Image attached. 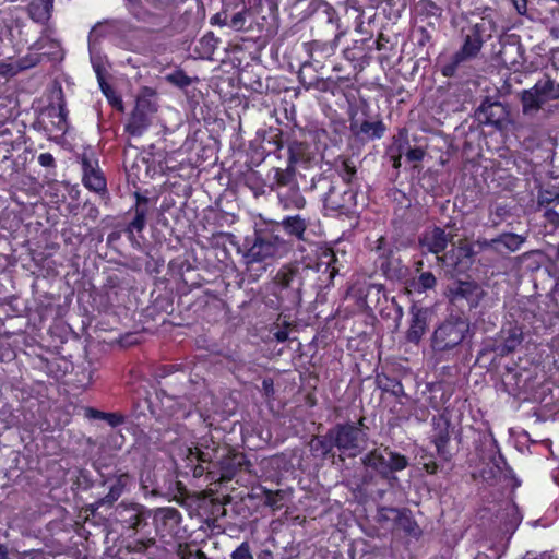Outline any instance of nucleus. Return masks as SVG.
<instances>
[{"mask_svg":"<svg viewBox=\"0 0 559 559\" xmlns=\"http://www.w3.org/2000/svg\"><path fill=\"white\" fill-rule=\"evenodd\" d=\"M273 174L270 190L276 193L278 205L284 211H300L307 205L297 177L296 170L272 167L269 176Z\"/></svg>","mask_w":559,"mask_h":559,"instance_id":"nucleus-7","label":"nucleus"},{"mask_svg":"<svg viewBox=\"0 0 559 559\" xmlns=\"http://www.w3.org/2000/svg\"><path fill=\"white\" fill-rule=\"evenodd\" d=\"M415 37H416V44L419 47H426L427 45L432 44V35L424 26H419L416 28Z\"/></svg>","mask_w":559,"mask_h":559,"instance_id":"nucleus-62","label":"nucleus"},{"mask_svg":"<svg viewBox=\"0 0 559 559\" xmlns=\"http://www.w3.org/2000/svg\"><path fill=\"white\" fill-rule=\"evenodd\" d=\"M334 448H336V444L331 429H329L324 435L313 436L309 442V451L311 455L320 460L328 457L334 459Z\"/></svg>","mask_w":559,"mask_h":559,"instance_id":"nucleus-35","label":"nucleus"},{"mask_svg":"<svg viewBox=\"0 0 559 559\" xmlns=\"http://www.w3.org/2000/svg\"><path fill=\"white\" fill-rule=\"evenodd\" d=\"M307 190L322 201L328 215L348 216L357 206V190L341 177H331L325 173L316 175Z\"/></svg>","mask_w":559,"mask_h":559,"instance_id":"nucleus-5","label":"nucleus"},{"mask_svg":"<svg viewBox=\"0 0 559 559\" xmlns=\"http://www.w3.org/2000/svg\"><path fill=\"white\" fill-rule=\"evenodd\" d=\"M476 117L479 122L490 124L502 130L509 122V111L507 107L500 102H491L485 98L476 110Z\"/></svg>","mask_w":559,"mask_h":559,"instance_id":"nucleus-26","label":"nucleus"},{"mask_svg":"<svg viewBox=\"0 0 559 559\" xmlns=\"http://www.w3.org/2000/svg\"><path fill=\"white\" fill-rule=\"evenodd\" d=\"M372 47V44L362 38L360 41L356 40L353 46L344 49L343 57L350 66V70L344 74L348 75V87L352 85V76H356L371 66Z\"/></svg>","mask_w":559,"mask_h":559,"instance_id":"nucleus-22","label":"nucleus"},{"mask_svg":"<svg viewBox=\"0 0 559 559\" xmlns=\"http://www.w3.org/2000/svg\"><path fill=\"white\" fill-rule=\"evenodd\" d=\"M371 4L365 8V16L360 24H357V32L365 34V40L376 45L378 50L384 47V9L378 10L382 0H370Z\"/></svg>","mask_w":559,"mask_h":559,"instance_id":"nucleus-16","label":"nucleus"},{"mask_svg":"<svg viewBox=\"0 0 559 559\" xmlns=\"http://www.w3.org/2000/svg\"><path fill=\"white\" fill-rule=\"evenodd\" d=\"M284 141L283 131L280 128L270 127L258 132L254 140L250 141L248 156L251 164L260 165L269 155H275L277 159L283 158Z\"/></svg>","mask_w":559,"mask_h":559,"instance_id":"nucleus-12","label":"nucleus"},{"mask_svg":"<svg viewBox=\"0 0 559 559\" xmlns=\"http://www.w3.org/2000/svg\"><path fill=\"white\" fill-rule=\"evenodd\" d=\"M420 464L423 465V468L426 471V473L430 475L437 474L439 469V465L435 461L433 454H423L420 456Z\"/></svg>","mask_w":559,"mask_h":559,"instance_id":"nucleus-63","label":"nucleus"},{"mask_svg":"<svg viewBox=\"0 0 559 559\" xmlns=\"http://www.w3.org/2000/svg\"><path fill=\"white\" fill-rule=\"evenodd\" d=\"M364 421L365 417H360L356 423L336 424L331 428L336 448L341 452L349 456L358 453L366 437L362 430Z\"/></svg>","mask_w":559,"mask_h":559,"instance_id":"nucleus-14","label":"nucleus"},{"mask_svg":"<svg viewBox=\"0 0 559 559\" xmlns=\"http://www.w3.org/2000/svg\"><path fill=\"white\" fill-rule=\"evenodd\" d=\"M350 130L361 140L382 136L384 129L377 98L361 99L360 116L358 112L352 115Z\"/></svg>","mask_w":559,"mask_h":559,"instance_id":"nucleus-8","label":"nucleus"},{"mask_svg":"<svg viewBox=\"0 0 559 559\" xmlns=\"http://www.w3.org/2000/svg\"><path fill=\"white\" fill-rule=\"evenodd\" d=\"M550 205H559V190L554 189H539L537 195V209L542 210L550 207Z\"/></svg>","mask_w":559,"mask_h":559,"instance_id":"nucleus-47","label":"nucleus"},{"mask_svg":"<svg viewBox=\"0 0 559 559\" xmlns=\"http://www.w3.org/2000/svg\"><path fill=\"white\" fill-rule=\"evenodd\" d=\"M486 293L483 287L474 281H454L448 285L445 296L454 306H467L469 310L479 306Z\"/></svg>","mask_w":559,"mask_h":559,"instance_id":"nucleus-17","label":"nucleus"},{"mask_svg":"<svg viewBox=\"0 0 559 559\" xmlns=\"http://www.w3.org/2000/svg\"><path fill=\"white\" fill-rule=\"evenodd\" d=\"M362 461L367 467L373 468L384 477V456L381 453L377 450L372 451L368 453Z\"/></svg>","mask_w":559,"mask_h":559,"instance_id":"nucleus-54","label":"nucleus"},{"mask_svg":"<svg viewBox=\"0 0 559 559\" xmlns=\"http://www.w3.org/2000/svg\"><path fill=\"white\" fill-rule=\"evenodd\" d=\"M474 260L475 252L468 245L454 247L441 258L448 272L455 275L466 273L472 267Z\"/></svg>","mask_w":559,"mask_h":559,"instance_id":"nucleus-25","label":"nucleus"},{"mask_svg":"<svg viewBox=\"0 0 559 559\" xmlns=\"http://www.w3.org/2000/svg\"><path fill=\"white\" fill-rule=\"evenodd\" d=\"M408 462L406 456L396 452L390 453V460L386 462V469L402 471L407 466Z\"/></svg>","mask_w":559,"mask_h":559,"instance_id":"nucleus-59","label":"nucleus"},{"mask_svg":"<svg viewBox=\"0 0 559 559\" xmlns=\"http://www.w3.org/2000/svg\"><path fill=\"white\" fill-rule=\"evenodd\" d=\"M135 203L126 214V224L122 228L123 234L129 239L133 248H141L144 240L143 231L147 225V218L152 211L151 200L140 192L134 193Z\"/></svg>","mask_w":559,"mask_h":559,"instance_id":"nucleus-11","label":"nucleus"},{"mask_svg":"<svg viewBox=\"0 0 559 559\" xmlns=\"http://www.w3.org/2000/svg\"><path fill=\"white\" fill-rule=\"evenodd\" d=\"M453 432L454 427L452 426L450 418L444 413L432 417L429 439L436 447L437 454L444 462H449L452 459V454L448 449V445Z\"/></svg>","mask_w":559,"mask_h":559,"instance_id":"nucleus-20","label":"nucleus"},{"mask_svg":"<svg viewBox=\"0 0 559 559\" xmlns=\"http://www.w3.org/2000/svg\"><path fill=\"white\" fill-rule=\"evenodd\" d=\"M281 316L277 319V322L273 324L270 332L273 334V337L278 343H284L288 340L289 336V328L290 322L283 320L282 325L280 324Z\"/></svg>","mask_w":559,"mask_h":559,"instance_id":"nucleus-56","label":"nucleus"},{"mask_svg":"<svg viewBox=\"0 0 559 559\" xmlns=\"http://www.w3.org/2000/svg\"><path fill=\"white\" fill-rule=\"evenodd\" d=\"M336 261L337 258L333 250H324L319 258V262L317 263L318 271L322 265H325L324 272H329L330 278H333L335 274L338 272V270L334 265Z\"/></svg>","mask_w":559,"mask_h":559,"instance_id":"nucleus-50","label":"nucleus"},{"mask_svg":"<svg viewBox=\"0 0 559 559\" xmlns=\"http://www.w3.org/2000/svg\"><path fill=\"white\" fill-rule=\"evenodd\" d=\"M337 12L345 31L353 27L357 32V24H360L365 16V8L360 5L359 1L345 0L338 3Z\"/></svg>","mask_w":559,"mask_h":559,"instance_id":"nucleus-34","label":"nucleus"},{"mask_svg":"<svg viewBox=\"0 0 559 559\" xmlns=\"http://www.w3.org/2000/svg\"><path fill=\"white\" fill-rule=\"evenodd\" d=\"M221 43L219 38H217L212 32H209L198 41L194 51L201 59L213 60Z\"/></svg>","mask_w":559,"mask_h":559,"instance_id":"nucleus-40","label":"nucleus"},{"mask_svg":"<svg viewBox=\"0 0 559 559\" xmlns=\"http://www.w3.org/2000/svg\"><path fill=\"white\" fill-rule=\"evenodd\" d=\"M273 225L282 234L284 233L293 242L306 241V234L310 225V219L301 214L286 215L281 221H272Z\"/></svg>","mask_w":559,"mask_h":559,"instance_id":"nucleus-27","label":"nucleus"},{"mask_svg":"<svg viewBox=\"0 0 559 559\" xmlns=\"http://www.w3.org/2000/svg\"><path fill=\"white\" fill-rule=\"evenodd\" d=\"M253 16L241 3V9L231 13L229 11V19L227 26L235 31L250 32L252 31Z\"/></svg>","mask_w":559,"mask_h":559,"instance_id":"nucleus-41","label":"nucleus"},{"mask_svg":"<svg viewBox=\"0 0 559 559\" xmlns=\"http://www.w3.org/2000/svg\"><path fill=\"white\" fill-rule=\"evenodd\" d=\"M559 98V84L549 75L545 74L539 79L532 88L524 90L521 94V103L523 112L527 114L538 110L548 100Z\"/></svg>","mask_w":559,"mask_h":559,"instance_id":"nucleus-15","label":"nucleus"},{"mask_svg":"<svg viewBox=\"0 0 559 559\" xmlns=\"http://www.w3.org/2000/svg\"><path fill=\"white\" fill-rule=\"evenodd\" d=\"M382 285H370L367 288L365 295V302L368 308H371V304L374 302V308L378 310L380 317H384V307L380 305V294L383 290Z\"/></svg>","mask_w":559,"mask_h":559,"instance_id":"nucleus-46","label":"nucleus"},{"mask_svg":"<svg viewBox=\"0 0 559 559\" xmlns=\"http://www.w3.org/2000/svg\"><path fill=\"white\" fill-rule=\"evenodd\" d=\"M94 70H95L97 81H98V84H99V87H100L103 94L109 99L110 103H114L111 100V95H114L115 92H114V88L111 87V85L106 82L104 74H103L102 67L100 66L94 67Z\"/></svg>","mask_w":559,"mask_h":559,"instance_id":"nucleus-61","label":"nucleus"},{"mask_svg":"<svg viewBox=\"0 0 559 559\" xmlns=\"http://www.w3.org/2000/svg\"><path fill=\"white\" fill-rule=\"evenodd\" d=\"M523 342V332L520 326L502 329L499 338L493 341L491 349L497 356L504 357L513 353Z\"/></svg>","mask_w":559,"mask_h":559,"instance_id":"nucleus-30","label":"nucleus"},{"mask_svg":"<svg viewBox=\"0 0 559 559\" xmlns=\"http://www.w3.org/2000/svg\"><path fill=\"white\" fill-rule=\"evenodd\" d=\"M356 173H357V170H356V166H355L354 162L350 160L349 158H344L341 162V165H340L338 169L336 170V173L328 174V176L341 177L346 182H348L349 185L353 186V179L355 178Z\"/></svg>","mask_w":559,"mask_h":559,"instance_id":"nucleus-49","label":"nucleus"},{"mask_svg":"<svg viewBox=\"0 0 559 559\" xmlns=\"http://www.w3.org/2000/svg\"><path fill=\"white\" fill-rule=\"evenodd\" d=\"M205 440L195 447L187 448L186 456L177 464L182 476L205 477L209 484L225 483L234 478L240 483L243 476H252V463L245 453L221 449L213 441Z\"/></svg>","mask_w":559,"mask_h":559,"instance_id":"nucleus-1","label":"nucleus"},{"mask_svg":"<svg viewBox=\"0 0 559 559\" xmlns=\"http://www.w3.org/2000/svg\"><path fill=\"white\" fill-rule=\"evenodd\" d=\"M409 326L405 337L409 343L418 344L427 330L429 310L413 304L409 308Z\"/></svg>","mask_w":559,"mask_h":559,"instance_id":"nucleus-31","label":"nucleus"},{"mask_svg":"<svg viewBox=\"0 0 559 559\" xmlns=\"http://www.w3.org/2000/svg\"><path fill=\"white\" fill-rule=\"evenodd\" d=\"M17 102L12 94H5L0 87V124L13 121L16 116Z\"/></svg>","mask_w":559,"mask_h":559,"instance_id":"nucleus-42","label":"nucleus"},{"mask_svg":"<svg viewBox=\"0 0 559 559\" xmlns=\"http://www.w3.org/2000/svg\"><path fill=\"white\" fill-rule=\"evenodd\" d=\"M151 511L140 503H119L115 509V521L124 530L142 532L148 526Z\"/></svg>","mask_w":559,"mask_h":559,"instance_id":"nucleus-19","label":"nucleus"},{"mask_svg":"<svg viewBox=\"0 0 559 559\" xmlns=\"http://www.w3.org/2000/svg\"><path fill=\"white\" fill-rule=\"evenodd\" d=\"M525 240L524 236L515 233H502L498 237L485 242V248L497 254L507 255L518 251Z\"/></svg>","mask_w":559,"mask_h":559,"instance_id":"nucleus-32","label":"nucleus"},{"mask_svg":"<svg viewBox=\"0 0 559 559\" xmlns=\"http://www.w3.org/2000/svg\"><path fill=\"white\" fill-rule=\"evenodd\" d=\"M75 372V382L78 388H87L93 382V371L91 369V365L88 366H79Z\"/></svg>","mask_w":559,"mask_h":559,"instance_id":"nucleus-58","label":"nucleus"},{"mask_svg":"<svg viewBox=\"0 0 559 559\" xmlns=\"http://www.w3.org/2000/svg\"><path fill=\"white\" fill-rule=\"evenodd\" d=\"M406 7L407 0H386V21L396 23Z\"/></svg>","mask_w":559,"mask_h":559,"instance_id":"nucleus-51","label":"nucleus"},{"mask_svg":"<svg viewBox=\"0 0 559 559\" xmlns=\"http://www.w3.org/2000/svg\"><path fill=\"white\" fill-rule=\"evenodd\" d=\"M84 418L88 420H105L111 428H117L126 423L127 417L120 412H103L92 406H81Z\"/></svg>","mask_w":559,"mask_h":559,"instance_id":"nucleus-39","label":"nucleus"},{"mask_svg":"<svg viewBox=\"0 0 559 559\" xmlns=\"http://www.w3.org/2000/svg\"><path fill=\"white\" fill-rule=\"evenodd\" d=\"M82 182L86 189L99 195H108L107 179L93 155L83 154L80 158Z\"/></svg>","mask_w":559,"mask_h":559,"instance_id":"nucleus-24","label":"nucleus"},{"mask_svg":"<svg viewBox=\"0 0 559 559\" xmlns=\"http://www.w3.org/2000/svg\"><path fill=\"white\" fill-rule=\"evenodd\" d=\"M52 10L53 1L49 0H32L26 7L28 17L40 25L48 24L52 15Z\"/></svg>","mask_w":559,"mask_h":559,"instance_id":"nucleus-37","label":"nucleus"},{"mask_svg":"<svg viewBox=\"0 0 559 559\" xmlns=\"http://www.w3.org/2000/svg\"><path fill=\"white\" fill-rule=\"evenodd\" d=\"M284 155H286V167L284 169L296 170V165L311 160L310 145L305 141H288L287 147H284L283 151Z\"/></svg>","mask_w":559,"mask_h":559,"instance_id":"nucleus-33","label":"nucleus"},{"mask_svg":"<svg viewBox=\"0 0 559 559\" xmlns=\"http://www.w3.org/2000/svg\"><path fill=\"white\" fill-rule=\"evenodd\" d=\"M294 243L285 239L272 222L255 229L254 240L245 258L250 277L257 280L266 266L293 251Z\"/></svg>","mask_w":559,"mask_h":559,"instance_id":"nucleus-4","label":"nucleus"},{"mask_svg":"<svg viewBox=\"0 0 559 559\" xmlns=\"http://www.w3.org/2000/svg\"><path fill=\"white\" fill-rule=\"evenodd\" d=\"M68 114L64 95L62 88L59 87L57 104L41 110L33 127L38 131H43L49 138H61L69 129Z\"/></svg>","mask_w":559,"mask_h":559,"instance_id":"nucleus-10","label":"nucleus"},{"mask_svg":"<svg viewBox=\"0 0 559 559\" xmlns=\"http://www.w3.org/2000/svg\"><path fill=\"white\" fill-rule=\"evenodd\" d=\"M99 475V485L107 492L95 501L96 509L100 507H112L122 496L127 487L132 484L133 477L128 473L112 465H100L96 467Z\"/></svg>","mask_w":559,"mask_h":559,"instance_id":"nucleus-9","label":"nucleus"},{"mask_svg":"<svg viewBox=\"0 0 559 559\" xmlns=\"http://www.w3.org/2000/svg\"><path fill=\"white\" fill-rule=\"evenodd\" d=\"M544 217H545V226L546 228H550V233H554L559 229V212L555 211L551 207L544 209Z\"/></svg>","mask_w":559,"mask_h":559,"instance_id":"nucleus-60","label":"nucleus"},{"mask_svg":"<svg viewBox=\"0 0 559 559\" xmlns=\"http://www.w3.org/2000/svg\"><path fill=\"white\" fill-rule=\"evenodd\" d=\"M344 33L345 31L337 28L331 39H312L302 43L304 51L308 58L300 64L298 80L306 91L314 90L320 93L336 95L348 87V75L325 79L318 75V72L325 67V62L334 56L340 37Z\"/></svg>","mask_w":559,"mask_h":559,"instance_id":"nucleus-2","label":"nucleus"},{"mask_svg":"<svg viewBox=\"0 0 559 559\" xmlns=\"http://www.w3.org/2000/svg\"><path fill=\"white\" fill-rule=\"evenodd\" d=\"M417 7L420 14L426 17H435L438 20L441 19L443 13V9L433 0H419Z\"/></svg>","mask_w":559,"mask_h":559,"instance_id":"nucleus-52","label":"nucleus"},{"mask_svg":"<svg viewBox=\"0 0 559 559\" xmlns=\"http://www.w3.org/2000/svg\"><path fill=\"white\" fill-rule=\"evenodd\" d=\"M166 80L168 83L179 88H186L192 83V79L188 76L182 69H176L171 73L167 74Z\"/></svg>","mask_w":559,"mask_h":559,"instance_id":"nucleus-55","label":"nucleus"},{"mask_svg":"<svg viewBox=\"0 0 559 559\" xmlns=\"http://www.w3.org/2000/svg\"><path fill=\"white\" fill-rule=\"evenodd\" d=\"M181 281L189 289L201 286L200 274L189 262L181 265Z\"/></svg>","mask_w":559,"mask_h":559,"instance_id":"nucleus-48","label":"nucleus"},{"mask_svg":"<svg viewBox=\"0 0 559 559\" xmlns=\"http://www.w3.org/2000/svg\"><path fill=\"white\" fill-rule=\"evenodd\" d=\"M449 242V235L439 226L425 230L418 238V245L423 253L438 255L443 252Z\"/></svg>","mask_w":559,"mask_h":559,"instance_id":"nucleus-29","label":"nucleus"},{"mask_svg":"<svg viewBox=\"0 0 559 559\" xmlns=\"http://www.w3.org/2000/svg\"><path fill=\"white\" fill-rule=\"evenodd\" d=\"M437 285L436 276L430 272H423L417 278H414L409 287L417 293H425L429 289H433Z\"/></svg>","mask_w":559,"mask_h":559,"instance_id":"nucleus-45","label":"nucleus"},{"mask_svg":"<svg viewBox=\"0 0 559 559\" xmlns=\"http://www.w3.org/2000/svg\"><path fill=\"white\" fill-rule=\"evenodd\" d=\"M459 25L457 38L461 46L440 69L445 78L455 76L462 64L476 59L484 44L491 38L493 31V22L485 17L478 20L462 17Z\"/></svg>","mask_w":559,"mask_h":559,"instance_id":"nucleus-3","label":"nucleus"},{"mask_svg":"<svg viewBox=\"0 0 559 559\" xmlns=\"http://www.w3.org/2000/svg\"><path fill=\"white\" fill-rule=\"evenodd\" d=\"M153 523L155 526L156 535L159 536L164 543L169 544L173 539L179 537L181 532L182 516L178 509L175 507H162L154 510Z\"/></svg>","mask_w":559,"mask_h":559,"instance_id":"nucleus-18","label":"nucleus"},{"mask_svg":"<svg viewBox=\"0 0 559 559\" xmlns=\"http://www.w3.org/2000/svg\"><path fill=\"white\" fill-rule=\"evenodd\" d=\"M545 271L554 281V285L548 294L552 304V310L542 321L552 325L555 324L554 320L559 319V251L546 261Z\"/></svg>","mask_w":559,"mask_h":559,"instance_id":"nucleus-28","label":"nucleus"},{"mask_svg":"<svg viewBox=\"0 0 559 559\" xmlns=\"http://www.w3.org/2000/svg\"><path fill=\"white\" fill-rule=\"evenodd\" d=\"M394 530L402 534L403 537L408 539L418 540L423 531L416 520L412 516L411 512H399L394 522Z\"/></svg>","mask_w":559,"mask_h":559,"instance_id":"nucleus-36","label":"nucleus"},{"mask_svg":"<svg viewBox=\"0 0 559 559\" xmlns=\"http://www.w3.org/2000/svg\"><path fill=\"white\" fill-rule=\"evenodd\" d=\"M231 559H253L250 545L248 542H242L231 554Z\"/></svg>","mask_w":559,"mask_h":559,"instance_id":"nucleus-64","label":"nucleus"},{"mask_svg":"<svg viewBox=\"0 0 559 559\" xmlns=\"http://www.w3.org/2000/svg\"><path fill=\"white\" fill-rule=\"evenodd\" d=\"M29 49L39 51V53L43 55V59L46 58L52 62H60L64 58L63 49L60 43L56 39H38L29 47Z\"/></svg>","mask_w":559,"mask_h":559,"instance_id":"nucleus-38","label":"nucleus"},{"mask_svg":"<svg viewBox=\"0 0 559 559\" xmlns=\"http://www.w3.org/2000/svg\"><path fill=\"white\" fill-rule=\"evenodd\" d=\"M310 271L311 267L301 262H290L280 267L273 282L281 306L294 309L301 305L305 280Z\"/></svg>","mask_w":559,"mask_h":559,"instance_id":"nucleus-6","label":"nucleus"},{"mask_svg":"<svg viewBox=\"0 0 559 559\" xmlns=\"http://www.w3.org/2000/svg\"><path fill=\"white\" fill-rule=\"evenodd\" d=\"M129 13L139 22L154 23L157 15L146 9L141 0H133L127 3Z\"/></svg>","mask_w":559,"mask_h":559,"instance_id":"nucleus-43","label":"nucleus"},{"mask_svg":"<svg viewBox=\"0 0 559 559\" xmlns=\"http://www.w3.org/2000/svg\"><path fill=\"white\" fill-rule=\"evenodd\" d=\"M73 369L72 362L64 358H55L47 362L48 374L57 381L61 380Z\"/></svg>","mask_w":559,"mask_h":559,"instance_id":"nucleus-44","label":"nucleus"},{"mask_svg":"<svg viewBox=\"0 0 559 559\" xmlns=\"http://www.w3.org/2000/svg\"><path fill=\"white\" fill-rule=\"evenodd\" d=\"M132 286L131 276L123 271L110 273L104 284L106 300L111 307L123 306L129 296Z\"/></svg>","mask_w":559,"mask_h":559,"instance_id":"nucleus-23","label":"nucleus"},{"mask_svg":"<svg viewBox=\"0 0 559 559\" xmlns=\"http://www.w3.org/2000/svg\"><path fill=\"white\" fill-rule=\"evenodd\" d=\"M156 106L146 98H138L124 126V131L134 138L141 136L151 126Z\"/></svg>","mask_w":559,"mask_h":559,"instance_id":"nucleus-21","label":"nucleus"},{"mask_svg":"<svg viewBox=\"0 0 559 559\" xmlns=\"http://www.w3.org/2000/svg\"><path fill=\"white\" fill-rule=\"evenodd\" d=\"M469 331V324L460 317H450L441 322L431 336V348L435 352H447L460 345Z\"/></svg>","mask_w":559,"mask_h":559,"instance_id":"nucleus-13","label":"nucleus"},{"mask_svg":"<svg viewBox=\"0 0 559 559\" xmlns=\"http://www.w3.org/2000/svg\"><path fill=\"white\" fill-rule=\"evenodd\" d=\"M28 50L29 51L25 56L20 57L16 61V66L20 70L34 68L43 60V55H40L39 51L31 50L29 48Z\"/></svg>","mask_w":559,"mask_h":559,"instance_id":"nucleus-53","label":"nucleus"},{"mask_svg":"<svg viewBox=\"0 0 559 559\" xmlns=\"http://www.w3.org/2000/svg\"><path fill=\"white\" fill-rule=\"evenodd\" d=\"M165 405L164 415L170 418H186L188 416V412H186L181 406L178 404V402L173 397H167Z\"/></svg>","mask_w":559,"mask_h":559,"instance_id":"nucleus-57","label":"nucleus"}]
</instances>
